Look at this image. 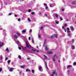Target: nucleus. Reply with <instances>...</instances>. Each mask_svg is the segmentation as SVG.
<instances>
[{
    "mask_svg": "<svg viewBox=\"0 0 76 76\" xmlns=\"http://www.w3.org/2000/svg\"><path fill=\"white\" fill-rule=\"evenodd\" d=\"M57 55H55L53 56V57L52 58V60L54 62L56 61V59L57 58Z\"/></svg>",
    "mask_w": 76,
    "mask_h": 76,
    "instance_id": "nucleus-1",
    "label": "nucleus"
},
{
    "mask_svg": "<svg viewBox=\"0 0 76 76\" xmlns=\"http://www.w3.org/2000/svg\"><path fill=\"white\" fill-rule=\"evenodd\" d=\"M26 47L28 48H30L31 47V46L30 45L29 43L28 42H26Z\"/></svg>",
    "mask_w": 76,
    "mask_h": 76,
    "instance_id": "nucleus-2",
    "label": "nucleus"
},
{
    "mask_svg": "<svg viewBox=\"0 0 76 76\" xmlns=\"http://www.w3.org/2000/svg\"><path fill=\"white\" fill-rule=\"evenodd\" d=\"M54 37H56V38H57V34H53L51 36V38H54Z\"/></svg>",
    "mask_w": 76,
    "mask_h": 76,
    "instance_id": "nucleus-3",
    "label": "nucleus"
},
{
    "mask_svg": "<svg viewBox=\"0 0 76 76\" xmlns=\"http://www.w3.org/2000/svg\"><path fill=\"white\" fill-rule=\"evenodd\" d=\"M53 52L51 51H48L47 52V53L48 54H53Z\"/></svg>",
    "mask_w": 76,
    "mask_h": 76,
    "instance_id": "nucleus-4",
    "label": "nucleus"
},
{
    "mask_svg": "<svg viewBox=\"0 0 76 76\" xmlns=\"http://www.w3.org/2000/svg\"><path fill=\"white\" fill-rule=\"evenodd\" d=\"M52 73L53 74H55L56 76H57V73L56 72V70H55L53 71V72Z\"/></svg>",
    "mask_w": 76,
    "mask_h": 76,
    "instance_id": "nucleus-5",
    "label": "nucleus"
},
{
    "mask_svg": "<svg viewBox=\"0 0 76 76\" xmlns=\"http://www.w3.org/2000/svg\"><path fill=\"white\" fill-rule=\"evenodd\" d=\"M70 28L72 31H74V28H73V26H71L70 27Z\"/></svg>",
    "mask_w": 76,
    "mask_h": 76,
    "instance_id": "nucleus-6",
    "label": "nucleus"
},
{
    "mask_svg": "<svg viewBox=\"0 0 76 76\" xmlns=\"http://www.w3.org/2000/svg\"><path fill=\"white\" fill-rule=\"evenodd\" d=\"M28 72H31V70H30V69H26V72H28Z\"/></svg>",
    "mask_w": 76,
    "mask_h": 76,
    "instance_id": "nucleus-7",
    "label": "nucleus"
},
{
    "mask_svg": "<svg viewBox=\"0 0 76 76\" xmlns=\"http://www.w3.org/2000/svg\"><path fill=\"white\" fill-rule=\"evenodd\" d=\"M39 70L41 71V69H42V67H41V66H39Z\"/></svg>",
    "mask_w": 76,
    "mask_h": 76,
    "instance_id": "nucleus-8",
    "label": "nucleus"
},
{
    "mask_svg": "<svg viewBox=\"0 0 76 76\" xmlns=\"http://www.w3.org/2000/svg\"><path fill=\"white\" fill-rule=\"evenodd\" d=\"M38 38H39V39H41V36L40 35H39L38 36Z\"/></svg>",
    "mask_w": 76,
    "mask_h": 76,
    "instance_id": "nucleus-9",
    "label": "nucleus"
},
{
    "mask_svg": "<svg viewBox=\"0 0 76 76\" xmlns=\"http://www.w3.org/2000/svg\"><path fill=\"white\" fill-rule=\"evenodd\" d=\"M17 34L18 36L19 37H20V34L19 33L17 32Z\"/></svg>",
    "mask_w": 76,
    "mask_h": 76,
    "instance_id": "nucleus-10",
    "label": "nucleus"
},
{
    "mask_svg": "<svg viewBox=\"0 0 76 76\" xmlns=\"http://www.w3.org/2000/svg\"><path fill=\"white\" fill-rule=\"evenodd\" d=\"M4 44V43L2 42L1 43V44H0V48L1 47H2V45H3Z\"/></svg>",
    "mask_w": 76,
    "mask_h": 76,
    "instance_id": "nucleus-11",
    "label": "nucleus"
},
{
    "mask_svg": "<svg viewBox=\"0 0 76 76\" xmlns=\"http://www.w3.org/2000/svg\"><path fill=\"white\" fill-rule=\"evenodd\" d=\"M45 48L46 50L47 51H48V47H47V46H46Z\"/></svg>",
    "mask_w": 76,
    "mask_h": 76,
    "instance_id": "nucleus-12",
    "label": "nucleus"
},
{
    "mask_svg": "<svg viewBox=\"0 0 76 76\" xmlns=\"http://www.w3.org/2000/svg\"><path fill=\"white\" fill-rule=\"evenodd\" d=\"M6 51L7 53L9 52V49L8 48H7V49L6 50Z\"/></svg>",
    "mask_w": 76,
    "mask_h": 76,
    "instance_id": "nucleus-13",
    "label": "nucleus"
},
{
    "mask_svg": "<svg viewBox=\"0 0 76 76\" xmlns=\"http://www.w3.org/2000/svg\"><path fill=\"white\" fill-rule=\"evenodd\" d=\"M0 59L1 60H3V56L2 55H1L0 56Z\"/></svg>",
    "mask_w": 76,
    "mask_h": 76,
    "instance_id": "nucleus-14",
    "label": "nucleus"
},
{
    "mask_svg": "<svg viewBox=\"0 0 76 76\" xmlns=\"http://www.w3.org/2000/svg\"><path fill=\"white\" fill-rule=\"evenodd\" d=\"M44 59H47V57L45 55H44Z\"/></svg>",
    "mask_w": 76,
    "mask_h": 76,
    "instance_id": "nucleus-15",
    "label": "nucleus"
},
{
    "mask_svg": "<svg viewBox=\"0 0 76 76\" xmlns=\"http://www.w3.org/2000/svg\"><path fill=\"white\" fill-rule=\"evenodd\" d=\"M13 68H11L10 69V72H12L13 71Z\"/></svg>",
    "mask_w": 76,
    "mask_h": 76,
    "instance_id": "nucleus-16",
    "label": "nucleus"
},
{
    "mask_svg": "<svg viewBox=\"0 0 76 76\" xmlns=\"http://www.w3.org/2000/svg\"><path fill=\"white\" fill-rule=\"evenodd\" d=\"M14 38H18V37L17 36V35H15L14 36Z\"/></svg>",
    "mask_w": 76,
    "mask_h": 76,
    "instance_id": "nucleus-17",
    "label": "nucleus"
},
{
    "mask_svg": "<svg viewBox=\"0 0 76 76\" xmlns=\"http://www.w3.org/2000/svg\"><path fill=\"white\" fill-rule=\"evenodd\" d=\"M55 15L56 18H58V14L57 13L55 14Z\"/></svg>",
    "mask_w": 76,
    "mask_h": 76,
    "instance_id": "nucleus-18",
    "label": "nucleus"
},
{
    "mask_svg": "<svg viewBox=\"0 0 76 76\" xmlns=\"http://www.w3.org/2000/svg\"><path fill=\"white\" fill-rule=\"evenodd\" d=\"M46 68L48 70V67L47 66V62H46Z\"/></svg>",
    "mask_w": 76,
    "mask_h": 76,
    "instance_id": "nucleus-19",
    "label": "nucleus"
},
{
    "mask_svg": "<svg viewBox=\"0 0 76 76\" xmlns=\"http://www.w3.org/2000/svg\"><path fill=\"white\" fill-rule=\"evenodd\" d=\"M76 1H74L72 3V4H76Z\"/></svg>",
    "mask_w": 76,
    "mask_h": 76,
    "instance_id": "nucleus-20",
    "label": "nucleus"
},
{
    "mask_svg": "<svg viewBox=\"0 0 76 76\" xmlns=\"http://www.w3.org/2000/svg\"><path fill=\"white\" fill-rule=\"evenodd\" d=\"M22 32L23 33H25L26 32V30H24L22 31Z\"/></svg>",
    "mask_w": 76,
    "mask_h": 76,
    "instance_id": "nucleus-21",
    "label": "nucleus"
},
{
    "mask_svg": "<svg viewBox=\"0 0 76 76\" xmlns=\"http://www.w3.org/2000/svg\"><path fill=\"white\" fill-rule=\"evenodd\" d=\"M75 46H72V50H74V49H75Z\"/></svg>",
    "mask_w": 76,
    "mask_h": 76,
    "instance_id": "nucleus-22",
    "label": "nucleus"
},
{
    "mask_svg": "<svg viewBox=\"0 0 76 76\" xmlns=\"http://www.w3.org/2000/svg\"><path fill=\"white\" fill-rule=\"evenodd\" d=\"M28 21H29V22H31V20H30V19H29V18H28Z\"/></svg>",
    "mask_w": 76,
    "mask_h": 76,
    "instance_id": "nucleus-23",
    "label": "nucleus"
},
{
    "mask_svg": "<svg viewBox=\"0 0 76 76\" xmlns=\"http://www.w3.org/2000/svg\"><path fill=\"white\" fill-rule=\"evenodd\" d=\"M18 57L19 58V59H21V56H18Z\"/></svg>",
    "mask_w": 76,
    "mask_h": 76,
    "instance_id": "nucleus-24",
    "label": "nucleus"
},
{
    "mask_svg": "<svg viewBox=\"0 0 76 76\" xmlns=\"http://www.w3.org/2000/svg\"><path fill=\"white\" fill-rule=\"evenodd\" d=\"M20 67L22 68H25V66H20Z\"/></svg>",
    "mask_w": 76,
    "mask_h": 76,
    "instance_id": "nucleus-25",
    "label": "nucleus"
},
{
    "mask_svg": "<svg viewBox=\"0 0 76 76\" xmlns=\"http://www.w3.org/2000/svg\"><path fill=\"white\" fill-rule=\"evenodd\" d=\"M47 40H45L44 41V44L43 45V47H44V45H45V42H46Z\"/></svg>",
    "mask_w": 76,
    "mask_h": 76,
    "instance_id": "nucleus-26",
    "label": "nucleus"
},
{
    "mask_svg": "<svg viewBox=\"0 0 76 76\" xmlns=\"http://www.w3.org/2000/svg\"><path fill=\"white\" fill-rule=\"evenodd\" d=\"M10 60H9L8 61V64H10Z\"/></svg>",
    "mask_w": 76,
    "mask_h": 76,
    "instance_id": "nucleus-27",
    "label": "nucleus"
},
{
    "mask_svg": "<svg viewBox=\"0 0 76 76\" xmlns=\"http://www.w3.org/2000/svg\"><path fill=\"white\" fill-rule=\"evenodd\" d=\"M32 51H36V50H34L33 49H31Z\"/></svg>",
    "mask_w": 76,
    "mask_h": 76,
    "instance_id": "nucleus-28",
    "label": "nucleus"
},
{
    "mask_svg": "<svg viewBox=\"0 0 76 76\" xmlns=\"http://www.w3.org/2000/svg\"><path fill=\"white\" fill-rule=\"evenodd\" d=\"M32 72L33 73H34V72H35V71H34V70L33 69L32 71Z\"/></svg>",
    "mask_w": 76,
    "mask_h": 76,
    "instance_id": "nucleus-29",
    "label": "nucleus"
},
{
    "mask_svg": "<svg viewBox=\"0 0 76 76\" xmlns=\"http://www.w3.org/2000/svg\"><path fill=\"white\" fill-rule=\"evenodd\" d=\"M31 15H35V12H33L31 13Z\"/></svg>",
    "mask_w": 76,
    "mask_h": 76,
    "instance_id": "nucleus-30",
    "label": "nucleus"
},
{
    "mask_svg": "<svg viewBox=\"0 0 76 76\" xmlns=\"http://www.w3.org/2000/svg\"><path fill=\"white\" fill-rule=\"evenodd\" d=\"M32 42L33 43L34 42V38H32Z\"/></svg>",
    "mask_w": 76,
    "mask_h": 76,
    "instance_id": "nucleus-31",
    "label": "nucleus"
},
{
    "mask_svg": "<svg viewBox=\"0 0 76 76\" xmlns=\"http://www.w3.org/2000/svg\"><path fill=\"white\" fill-rule=\"evenodd\" d=\"M59 23V22H58L56 21V24H58Z\"/></svg>",
    "mask_w": 76,
    "mask_h": 76,
    "instance_id": "nucleus-32",
    "label": "nucleus"
},
{
    "mask_svg": "<svg viewBox=\"0 0 76 76\" xmlns=\"http://www.w3.org/2000/svg\"><path fill=\"white\" fill-rule=\"evenodd\" d=\"M71 34H68V35L69 37H70V36H71Z\"/></svg>",
    "mask_w": 76,
    "mask_h": 76,
    "instance_id": "nucleus-33",
    "label": "nucleus"
},
{
    "mask_svg": "<svg viewBox=\"0 0 76 76\" xmlns=\"http://www.w3.org/2000/svg\"><path fill=\"white\" fill-rule=\"evenodd\" d=\"M67 31H70V29H69V28H67Z\"/></svg>",
    "mask_w": 76,
    "mask_h": 76,
    "instance_id": "nucleus-34",
    "label": "nucleus"
},
{
    "mask_svg": "<svg viewBox=\"0 0 76 76\" xmlns=\"http://www.w3.org/2000/svg\"><path fill=\"white\" fill-rule=\"evenodd\" d=\"M67 32L68 33H70V31L69 30H67Z\"/></svg>",
    "mask_w": 76,
    "mask_h": 76,
    "instance_id": "nucleus-35",
    "label": "nucleus"
},
{
    "mask_svg": "<svg viewBox=\"0 0 76 76\" xmlns=\"http://www.w3.org/2000/svg\"><path fill=\"white\" fill-rule=\"evenodd\" d=\"M2 70V69L1 68H0V72H1Z\"/></svg>",
    "mask_w": 76,
    "mask_h": 76,
    "instance_id": "nucleus-36",
    "label": "nucleus"
},
{
    "mask_svg": "<svg viewBox=\"0 0 76 76\" xmlns=\"http://www.w3.org/2000/svg\"><path fill=\"white\" fill-rule=\"evenodd\" d=\"M71 67V66L69 65L67 66V68H69V67Z\"/></svg>",
    "mask_w": 76,
    "mask_h": 76,
    "instance_id": "nucleus-37",
    "label": "nucleus"
},
{
    "mask_svg": "<svg viewBox=\"0 0 76 76\" xmlns=\"http://www.w3.org/2000/svg\"><path fill=\"white\" fill-rule=\"evenodd\" d=\"M50 76H54V74H52L50 75Z\"/></svg>",
    "mask_w": 76,
    "mask_h": 76,
    "instance_id": "nucleus-38",
    "label": "nucleus"
},
{
    "mask_svg": "<svg viewBox=\"0 0 76 76\" xmlns=\"http://www.w3.org/2000/svg\"><path fill=\"white\" fill-rule=\"evenodd\" d=\"M31 9H29L28 10L29 12H31Z\"/></svg>",
    "mask_w": 76,
    "mask_h": 76,
    "instance_id": "nucleus-39",
    "label": "nucleus"
},
{
    "mask_svg": "<svg viewBox=\"0 0 76 76\" xmlns=\"http://www.w3.org/2000/svg\"><path fill=\"white\" fill-rule=\"evenodd\" d=\"M17 43H18V44H19V41H17Z\"/></svg>",
    "mask_w": 76,
    "mask_h": 76,
    "instance_id": "nucleus-40",
    "label": "nucleus"
},
{
    "mask_svg": "<svg viewBox=\"0 0 76 76\" xmlns=\"http://www.w3.org/2000/svg\"><path fill=\"white\" fill-rule=\"evenodd\" d=\"M44 5L45 6H47V4H45V3L44 4Z\"/></svg>",
    "mask_w": 76,
    "mask_h": 76,
    "instance_id": "nucleus-41",
    "label": "nucleus"
},
{
    "mask_svg": "<svg viewBox=\"0 0 76 76\" xmlns=\"http://www.w3.org/2000/svg\"><path fill=\"white\" fill-rule=\"evenodd\" d=\"M73 64H74V65H76V62H74L73 63Z\"/></svg>",
    "mask_w": 76,
    "mask_h": 76,
    "instance_id": "nucleus-42",
    "label": "nucleus"
},
{
    "mask_svg": "<svg viewBox=\"0 0 76 76\" xmlns=\"http://www.w3.org/2000/svg\"><path fill=\"white\" fill-rule=\"evenodd\" d=\"M12 13H10L9 14V15H12Z\"/></svg>",
    "mask_w": 76,
    "mask_h": 76,
    "instance_id": "nucleus-43",
    "label": "nucleus"
},
{
    "mask_svg": "<svg viewBox=\"0 0 76 76\" xmlns=\"http://www.w3.org/2000/svg\"><path fill=\"white\" fill-rule=\"evenodd\" d=\"M18 49H19V50H21V48H20V47H19L18 48Z\"/></svg>",
    "mask_w": 76,
    "mask_h": 76,
    "instance_id": "nucleus-44",
    "label": "nucleus"
},
{
    "mask_svg": "<svg viewBox=\"0 0 76 76\" xmlns=\"http://www.w3.org/2000/svg\"><path fill=\"white\" fill-rule=\"evenodd\" d=\"M20 18H18V21H20Z\"/></svg>",
    "mask_w": 76,
    "mask_h": 76,
    "instance_id": "nucleus-45",
    "label": "nucleus"
},
{
    "mask_svg": "<svg viewBox=\"0 0 76 76\" xmlns=\"http://www.w3.org/2000/svg\"><path fill=\"white\" fill-rule=\"evenodd\" d=\"M60 19L61 20H63V18H60Z\"/></svg>",
    "mask_w": 76,
    "mask_h": 76,
    "instance_id": "nucleus-46",
    "label": "nucleus"
},
{
    "mask_svg": "<svg viewBox=\"0 0 76 76\" xmlns=\"http://www.w3.org/2000/svg\"><path fill=\"white\" fill-rule=\"evenodd\" d=\"M28 39L29 40H31V37H29Z\"/></svg>",
    "mask_w": 76,
    "mask_h": 76,
    "instance_id": "nucleus-47",
    "label": "nucleus"
},
{
    "mask_svg": "<svg viewBox=\"0 0 76 76\" xmlns=\"http://www.w3.org/2000/svg\"><path fill=\"white\" fill-rule=\"evenodd\" d=\"M72 42H74V41H75V40H74V39H72Z\"/></svg>",
    "mask_w": 76,
    "mask_h": 76,
    "instance_id": "nucleus-48",
    "label": "nucleus"
},
{
    "mask_svg": "<svg viewBox=\"0 0 76 76\" xmlns=\"http://www.w3.org/2000/svg\"><path fill=\"white\" fill-rule=\"evenodd\" d=\"M64 11V9H62V11Z\"/></svg>",
    "mask_w": 76,
    "mask_h": 76,
    "instance_id": "nucleus-49",
    "label": "nucleus"
},
{
    "mask_svg": "<svg viewBox=\"0 0 76 76\" xmlns=\"http://www.w3.org/2000/svg\"><path fill=\"white\" fill-rule=\"evenodd\" d=\"M48 9V7L46 6V7H45V9Z\"/></svg>",
    "mask_w": 76,
    "mask_h": 76,
    "instance_id": "nucleus-50",
    "label": "nucleus"
},
{
    "mask_svg": "<svg viewBox=\"0 0 76 76\" xmlns=\"http://www.w3.org/2000/svg\"><path fill=\"white\" fill-rule=\"evenodd\" d=\"M7 60V57L5 58V60Z\"/></svg>",
    "mask_w": 76,
    "mask_h": 76,
    "instance_id": "nucleus-51",
    "label": "nucleus"
},
{
    "mask_svg": "<svg viewBox=\"0 0 76 76\" xmlns=\"http://www.w3.org/2000/svg\"><path fill=\"white\" fill-rule=\"evenodd\" d=\"M64 26H67V24H65L64 25Z\"/></svg>",
    "mask_w": 76,
    "mask_h": 76,
    "instance_id": "nucleus-52",
    "label": "nucleus"
},
{
    "mask_svg": "<svg viewBox=\"0 0 76 76\" xmlns=\"http://www.w3.org/2000/svg\"><path fill=\"white\" fill-rule=\"evenodd\" d=\"M29 59H30V58L29 57L27 58V60H29Z\"/></svg>",
    "mask_w": 76,
    "mask_h": 76,
    "instance_id": "nucleus-53",
    "label": "nucleus"
},
{
    "mask_svg": "<svg viewBox=\"0 0 76 76\" xmlns=\"http://www.w3.org/2000/svg\"><path fill=\"white\" fill-rule=\"evenodd\" d=\"M15 17H17V15L16 14L15 15Z\"/></svg>",
    "mask_w": 76,
    "mask_h": 76,
    "instance_id": "nucleus-54",
    "label": "nucleus"
},
{
    "mask_svg": "<svg viewBox=\"0 0 76 76\" xmlns=\"http://www.w3.org/2000/svg\"><path fill=\"white\" fill-rule=\"evenodd\" d=\"M21 73H22V72H20L19 73V75H21Z\"/></svg>",
    "mask_w": 76,
    "mask_h": 76,
    "instance_id": "nucleus-55",
    "label": "nucleus"
},
{
    "mask_svg": "<svg viewBox=\"0 0 76 76\" xmlns=\"http://www.w3.org/2000/svg\"><path fill=\"white\" fill-rule=\"evenodd\" d=\"M50 7H52V6H51V4H50Z\"/></svg>",
    "mask_w": 76,
    "mask_h": 76,
    "instance_id": "nucleus-56",
    "label": "nucleus"
},
{
    "mask_svg": "<svg viewBox=\"0 0 76 76\" xmlns=\"http://www.w3.org/2000/svg\"><path fill=\"white\" fill-rule=\"evenodd\" d=\"M30 32H32V29H30Z\"/></svg>",
    "mask_w": 76,
    "mask_h": 76,
    "instance_id": "nucleus-57",
    "label": "nucleus"
},
{
    "mask_svg": "<svg viewBox=\"0 0 76 76\" xmlns=\"http://www.w3.org/2000/svg\"><path fill=\"white\" fill-rule=\"evenodd\" d=\"M42 29V27H41V28H40V29Z\"/></svg>",
    "mask_w": 76,
    "mask_h": 76,
    "instance_id": "nucleus-58",
    "label": "nucleus"
},
{
    "mask_svg": "<svg viewBox=\"0 0 76 76\" xmlns=\"http://www.w3.org/2000/svg\"><path fill=\"white\" fill-rule=\"evenodd\" d=\"M62 29H64V27L63 26V27H62Z\"/></svg>",
    "mask_w": 76,
    "mask_h": 76,
    "instance_id": "nucleus-59",
    "label": "nucleus"
},
{
    "mask_svg": "<svg viewBox=\"0 0 76 76\" xmlns=\"http://www.w3.org/2000/svg\"><path fill=\"white\" fill-rule=\"evenodd\" d=\"M64 30L65 32H66V29H64Z\"/></svg>",
    "mask_w": 76,
    "mask_h": 76,
    "instance_id": "nucleus-60",
    "label": "nucleus"
},
{
    "mask_svg": "<svg viewBox=\"0 0 76 76\" xmlns=\"http://www.w3.org/2000/svg\"><path fill=\"white\" fill-rule=\"evenodd\" d=\"M41 12H40L39 13V15H41Z\"/></svg>",
    "mask_w": 76,
    "mask_h": 76,
    "instance_id": "nucleus-61",
    "label": "nucleus"
},
{
    "mask_svg": "<svg viewBox=\"0 0 76 76\" xmlns=\"http://www.w3.org/2000/svg\"><path fill=\"white\" fill-rule=\"evenodd\" d=\"M45 16H46V17H47V15L45 14Z\"/></svg>",
    "mask_w": 76,
    "mask_h": 76,
    "instance_id": "nucleus-62",
    "label": "nucleus"
},
{
    "mask_svg": "<svg viewBox=\"0 0 76 76\" xmlns=\"http://www.w3.org/2000/svg\"><path fill=\"white\" fill-rule=\"evenodd\" d=\"M36 51L37 52V53H39V51Z\"/></svg>",
    "mask_w": 76,
    "mask_h": 76,
    "instance_id": "nucleus-63",
    "label": "nucleus"
},
{
    "mask_svg": "<svg viewBox=\"0 0 76 76\" xmlns=\"http://www.w3.org/2000/svg\"><path fill=\"white\" fill-rule=\"evenodd\" d=\"M66 21H69V20H68V19H66Z\"/></svg>",
    "mask_w": 76,
    "mask_h": 76,
    "instance_id": "nucleus-64",
    "label": "nucleus"
}]
</instances>
